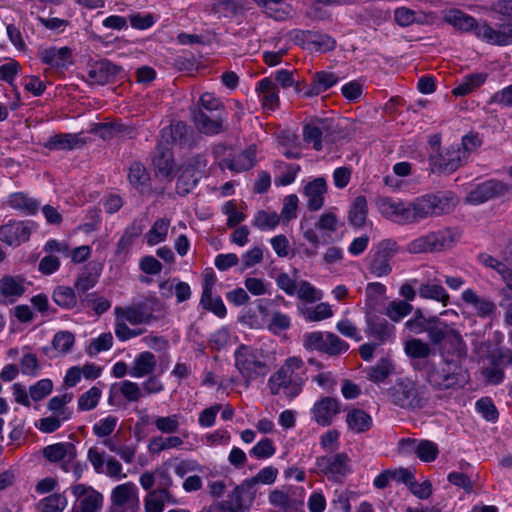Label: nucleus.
Instances as JSON below:
<instances>
[{"instance_id": "nucleus-1", "label": "nucleus", "mask_w": 512, "mask_h": 512, "mask_svg": "<svg viewBox=\"0 0 512 512\" xmlns=\"http://www.w3.org/2000/svg\"><path fill=\"white\" fill-rule=\"evenodd\" d=\"M305 375L303 359L299 356H291L271 374L267 387L273 396L284 395L293 399L302 392L306 380Z\"/></svg>"}, {"instance_id": "nucleus-2", "label": "nucleus", "mask_w": 512, "mask_h": 512, "mask_svg": "<svg viewBox=\"0 0 512 512\" xmlns=\"http://www.w3.org/2000/svg\"><path fill=\"white\" fill-rule=\"evenodd\" d=\"M114 315V332L121 342L136 338L145 331L142 328H130L128 324L132 326L149 324L156 319L153 315V310L148 307L147 302H139L127 306H116L114 308Z\"/></svg>"}, {"instance_id": "nucleus-3", "label": "nucleus", "mask_w": 512, "mask_h": 512, "mask_svg": "<svg viewBox=\"0 0 512 512\" xmlns=\"http://www.w3.org/2000/svg\"><path fill=\"white\" fill-rule=\"evenodd\" d=\"M234 367L239 373L243 384L249 388L252 382L265 377L269 372L264 352L250 345H239L234 353Z\"/></svg>"}, {"instance_id": "nucleus-4", "label": "nucleus", "mask_w": 512, "mask_h": 512, "mask_svg": "<svg viewBox=\"0 0 512 512\" xmlns=\"http://www.w3.org/2000/svg\"><path fill=\"white\" fill-rule=\"evenodd\" d=\"M427 381L437 390L455 389L466 383L467 375L460 361L443 357L441 362L429 368Z\"/></svg>"}, {"instance_id": "nucleus-5", "label": "nucleus", "mask_w": 512, "mask_h": 512, "mask_svg": "<svg viewBox=\"0 0 512 512\" xmlns=\"http://www.w3.org/2000/svg\"><path fill=\"white\" fill-rule=\"evenodd\" d=\"M389 398L393 404L403 409H418L427 403L424 389L409 378L396 381L389 389Z\"/></svg>"}, {"instance_id": "nucleus-6", "label": "nucleus", "mask_w": 512, "mask_h": 512, "mask_svg": "<svg viewBox=\"0 0 512 512\" xmlns=\"http://www.w3.org/2000/svg\"><path fill=\"white\" fill-rule=\"evenodd\" d=\"M303 346L308 350L326 353L330 356L344 353L349 344L331 332L313 331L303 335Z\"/></svg>"}, {"instance_id": "nucleus-7", "label": "nucleus", "mask_w": 512, "mask_h": 512, "mask_svg": "<svg viewBox=\"0 0 512 512\" xmlns=\"http://www.w3.org/2000/svg\"><path fill=\"white\" fill-rule=\"evenodd\" d=\"M452 205L453 203L450 202V198L446 196L425 195L416 198L410 202L412 223H417L431 216L447 213Z\"/></svg>"}, {"instance_id": "nucleus-8", "label": "nucleus", "mask_w": 512, "mask_h": 512, "mask_svg": "<svg viewBox=\"0 0 512 512\" xmlns=\"http://www.w3.org/2000/svg\"><path fill=\"white\" fill-rule=\"evenodd\" d=\"M418 295L422 299L437 301L442 306H447L450 301V295L442 285L439 272L432 267L422 270Z\"/></svg>"}, {"instance_id": "nucleus-9", "label": "nucleus", "mask_w": 512, "mask_h": 512, "mask_svg": "<svg viewBox=\"0 0 512 512\" xmlns=\"http://www.w3.org/2000/svg\"><path fill=\"white\" fill-rule=\"evenodd\" d=\"M351 460L346 453H336L318 457L316 466L328 480L341 482L351 473Z\"/></svg>"}, {"instance_id": "nucleus-10", "label": "nucleus", "mask_w": 512, "mask_h": 512, "mask_svg": "<svg viewBox=\"0 0 512 512\" xmlns=\"http://www.w3.org/2000/svg\"><path fill=\"white\" fill-rule=\"evenodd\" d=\"M398 252L399 247L395 240H382L368 264L369 272L378 278L389 275L392 271L391 260Z\"/></svg>"}, {"instance_id": "nucleus-11", "label": "nucleus", "mask_w": 512, "mask_h": 512, "mask_svg": "<svg viewBox=\"0 0 512 512\" xmlns=\"http://www.w3.org/2000/svg\"><path fill=\"white\" fill-rule=\"evenodd\" d=\"M33 223L24 220H9L0 225V242L9 247H19L29 241Z\"/></svg>"}, {"instance_id": "nucleus-12", "label": "nucleus", "mask_w": 512, "mask_h": 512, "mask_svg": "<svg viewBox=\"0 0 512 512\" xmlns=\"http://www.w3.org/2000/svg\"><path fill=\"white\" fill-rule=\"evenodd\" d=\"M75 497L72 512H100L103 506V495L91 486L76 484L71 487Z\"/></svg>"}, {"instance_id": "nucleus-13", "label": "nucleus", "mask_w": 512, "mask_h": 512, "mask_svg": "<svg viewBox=\"0 0 512 512\" xmlns=\"http://www.w3.org/2000/svg\"><path fill=\"white\" fill-rule=\"evenodd\" d=\"M476 37L490 45H510L512 44V23L504 22L493 27L485 21L479 22L476 28Z\"/></svg>"}, {"instance_id": "nucleus-14", "label": "nucleus", "mask_w": 512, "mask_h": 512, "mask_svg": "<svg viewBox=\"0 0 512 512\" xmlns=\"http://www.w3.org/2000/svg\"><path fill=\"white\" fill-rule=\"evenodd\" d=\"M377 207L382 216L394 223L412 224L410 202L382 197L377 201Z\"/></svg>"}, {"instance_id": "nucleus-15", "label": "nucleus", "mask_w": 512, "mask_h": 512, "mask_svg": "<svg viewBox=\"0 0 512 512\" xmlns=\"http://www.w3.org/2000/svg\"><path fill=\"white\" fill-rule=\"evenodd\" d=\"M429 160L432 171L438 173H452L466 161L465 152L460 151L455 145H451L445 154L430 156Z\"/></svg>"}, {"instance_id": "nucleus-16", "label": "nucleus", "mask_w": 512, "mask_h": 512, "mask_svg": "<svg viewBox=\"0 0 512 512\" xmlns=\"http://www.w3.org/2000/svg\"><path fill=\"white\" fill-rule=\"evenodd\" d=\"M28 282L22 275L5 274L0 278V303L12 304L22 297Z\"/></svg>"}, {"instance_id": "nucleus-17", "label": "nucleus", "mask_w": 512, "mask_h": 512, "mask_svg": "<svg viewBox=\"0 0 512 512\" xmlns=\"http://www.w3.org/2000/svg\"><path fill=\"white\" fill-rule=\"evenodd\" d=\"M340 411V401L329 396L318 399L311 408L313 420L323 427L329 426Z\"/></svg>"}, {"instance_id": "nucleus-18", "label": "nucleus", "mask_w": 512, "mask_h": 512, "mask_svg": "<svg viewBox=\"0 0 512 512\" xmlns=\"http://www.w3.org/2000/svg\"><path fill=\"white\" fill-rule=\"evenodd\" d=\"M38 57L43 64L50 66L53 69H66L73 63L72 50L67 47H44L38 51Z\"/></svg>"}, {"instance_id": "nucleus-19", "label": "nucleus", "mask_w": 512, "mask_h": 512, "mask_svg": "<svg viewBox=\"0 0 512 512\" xmlns=\"http://www.w3.org/2000/svg\"><path fill=\"white\" fill-rule=\"evenodd\" d=\"M44 457L53 463H58L62 470L71 467V461L77 456L76 447L71 442H59L48 445L43 449Z\"/></svg>"}, {"instance_id": "nucleus-20", "label": "nucleus", "mask_w": 512, "mask_h": 512, "mask_svg": "<svg viewBox=\"0 0 512 512\" xmlns=\"http://www.w3.org/2000/svg\"><path fill=\"white\" fill-rule=\"evenodd\" d=\"M507 191L506 185L497 180L485 181L472 189L466 197L470 204H482L489 199L502 195Z\"/></svg>"}, {"instance_id": "nucleus-21", "label": "nucleus", "mask_w": 512, "mask_h": 512, "mask_svg": "<svg viewBox=\"0 0 512 512\" xmlns=\"http://www.w3.org/2000/svg\"><path fill=\"white\" fill-rule=\"evenodd\" d=\"M464 303L473 308L475 314L480 318H491L496 314L497 306L488 297L478 295L473 289H465L461 294Z\"/></svg>"}, {"instance_id": "nucleus-22", "label": "nucleus", "mask_w": 512, "mask_h": 512, "mask_svg": "<svg viewBox=\"0 0 512 512\" xmlns=\"http://www.w3.org/2000/svg\"><path fill=\"white\" fill-rule=\"evenodd\" d=\"M256 92L262 108L267 112L275 111L279 106V91L277 84L270 77L263 78L257 83Z\"/></svg>"}, {"instance_id": "nucleus-23", "label": "nucleus", "mask_w": 512, "mask_h": 512, "mask_svg": "<svg viewBox=\"0 0 512 512\" xmlns=\"http://www.w3.org/2000/svg\"><path fill=\"white\" fill-rule=\"evenodd\" d=\"M143 227L136 221L127 226L121 235L115 250V256L121 261L129 258L134 241L142 234Z\"/></svg>"}, {"instance_id": "nucleus-24", "label": "nucleus", "mask_w": 512, "mask_h": 512, "mask_svg": "<svg viewBox=\"0 0 512 512\" xmlns=\"http://www.w3.org/2000/svg\"><path fill=\"white\" fill-rule=\"evenodd\" d=\"M256 162V147L249 146L245 151L232 159H224L220 162L221 169H229L234 172H243L251 169Z\"/></svg>"}, {"instance_id": "nucleus-25", "label": "nucleus", "mask_w": 512, "mask_h": 512, "mask_svg": "<svg viewBox=\"0 0 512 512\" xmlns=\"http://www.w3.org/2000/svg\"><path fill=\"white\" fill-rule=\"evenodd\" d=\"M152 162L157 174L162 177H170L172 175L174 159L171 148L167 144L160 142L157 145Z\"/></svg>"}, {"instance_id": "nucleus-26", "label": "nucleus", "mask_w": 512, "mask_h": 512, "mask_svg": "<svg viewBox=\"0 0 512 512\" xmlns=\"http://www.w3.org/2000/svg\"><path fill=\"white\" fill-rule=\"evenodd\" d=\"M157 365L156 357L149 351L138 354L129 368V375L133 378H143L153 374Z\"/></svg>"}, {"instance_id": "nucleus-27", "label": "nucleus", "mask_w": 512, "mask_h": 512, "mask_svg": "<svg viewBox=\"0 0 512 512\" xmlns=\"http://www.w3.org/2000/svg\"><path fill=\"white\" fill-rule=\"evenodd\" d=\"M365 333L367 336L374 337L380 343L389 341L394 336L395 328L389 324L385 319L378 317H368Z\"/></svg>"}, {"instance_id": "nucleus-28", "label": "nucleus", "mask_w": 512, "mask_h": 512, "mask_svg": "<svg viewBox=\"0 0 512 512\" xmlns=\"http://www.w3.org/2000/svg\"><path fill=\"white\" fill-rule=\"evenodd\" d=\"M326 189V182L323 178H316L305 186L304 194L307 197V207L310 210L317 211L323 206Z\"/></svg>"}, {"instance_id": "nucleus-29", "label": "nucleus", "mask_w": 512, "mask_h": 512, "mask_svg": "<svg viewBox=\"0 0 512 512\" xmlns=\"http://www.w3.org/2000/svg\"><path fill=\"white\" fill-rule=\"evenodd\" d=\"M110 500L117 506L128 507L138 501V489L133 482H126L114 487L111 491Z\"/></svg>"}, {"instance_id": "nucleus-30", "label": "nucleus", "mask_w": 512, "mask_h": 512, "mask_svg": "<svg viewBox=\"0 0 512 512\" xmlns=\"http://www.w3.org/2000/svg\"><path fill=\"white\" fill-rule=\"evenodd\" d=\"M338 82V77L332 72L321 71L313 75L311 84L304 91L305 97H312L319 95Z\"/></svg>"}, {"instance_id": "nucleus-31", "label": "nucleus", "mask_w": 512, "mask_h": 512, "mask_svg": "<svg viewBox=\"0 0 512 512\" xmlns=\"http://www.w3.org/2000/svg\"><path fill=\"white\" fill-rule=\"evenodd\" d=\"M84 145V141L78 134L60 133L47 140L45 147L49 150H73Z\"/></svg>"}, {"instance_id": "nucleus-32", "label": "nucleus", "mask_w": 512, "mask_h": 512, "mask_svg": "<svg viewBox=\"0 0 512 512\" xmlns=\"http://www.w3.org/2000/svg\"><path fill=\"white\" fill-rule=\"evenodd\" d=\"M193 121L197 130L201 133L215 135L223 131L224 119L221 116L211 118L203 111H195Z\"/></svg>"}, {"instance_id": "nucleus-33", "label": "nucleus", "mask_w": 512, "mask_h": 512, "mask_svg": "<svg viewBox=\"0 0 512 512\" xmlns=\"http://www.w3.org/2000/svg\"><path fill=\"white\" fill-rule=\"evenodd\" d=\"M7 204L12 209L28 215L35 214L40 206V203L36 199L24 192L11 193L7 198Z\"/></svg>"}, {"instance_id": "nucleus-34", "label": "nucleus", "mask_w": 512, "mask_h": 512, "mask_svg": "<svg viewBox=\"0 0 512 512\" xmlns=\"http://www.w3.org/2000/svg\"><path fill=\"white\" fill-rule=\"evenodd\" d=\"M327 125L323 120L313 121L303 128V139L306 144L312 145V147L320 151L323 149V133L326 130Z\"/></svg>"}, {"instance_id": "nucleus-35", "label": "nucleus", "mask_w": 512, "mask_h": 512, "mask_svg": "<svg viewBox=\"0 0 512 512\" xmlns=\"http://www.w3.org/2000/svg\"><path fill=\"white\" fill-rule=\"evenodd\" d=\"M479 262L490 269H493L498 273L503 282L506 284V288L512 292V269L509 268L505 263L499 261L493 256L487 253H481L478 256Z\"/></svg>"}, {"instance_id": "nucleus-36", "label": "nucleus", "mask_w": 512, "mask_h": 512, "mask_svg": "<svg viewBox=\"0 0 512 512\" xmlns=\"http://www.w3.org/2000/svg\"><path fill=\"white\" fill-rule=\"evenodd\" d=\"M278 469L273 466L262 468L255 476L245 479L243 483L236 488L237 492L252 490L257 484H273L276 481Z\"/></svg>"}, {"instance_id": "nucleus-37", "label": "nucleus", "mask_w": 512, "mask_h": 512, "mask_svg": "<svg viewBox=\"0 0 512 512\" xmlns=\"http://www.w3.org/2000/svg\"><path fill=\"white\" fill-rule=\"evenodd\" d=\"M394 370L393 361L389 357H383L374 366L366 369V377L374 383H381L392 375Z\"/></svg>"}, {"instance_id": "nucleus-38", "label": "nucleus", "mask_w": 512, "mask_h": 512, "mask_svg": "<svg viewBox=\"0 0 512 512\" xmlns=\"http://www.w3.org/2000/svg\"><path fill=\"white\" fill-rule=\"evenodd\" d=\"M165 503H175L170 492H164V490L150 491L144 499L145 512H163Z\"/></svg>"}, {"instance_id": "nucleus-39", "label": "nucleus", "mask_w": 512, "mask_h": 512, "mask_svg": "<svg viewBox=\"0 0 512 512\" xmlns=\"http://www.w3.org/2000/svg\"><path fill=\"white\" fill-rule=\"evenodd\" d=\"M466 356V348L459 332L452 329L444 343L443 357L454 358L461 362Z\"/></svg>"}, {"instance_id": "nucleus-40", "label": "nucleus", "mask_w": 512, "mask_h": 512, "mask_svg": "<svg viewBox=\"0 0 512 512\" xmlns=\"http://www.w3.org/2000/svg\"><path fill=\"white\" fill-rule=\"evenodd\" d=\"M346 423L352 432L362 433L370 429L372 418L364 410L352 409L347 413Z\"/></svg>"}, {"instance_id": "nucleus-41", "label": "nucleus", "mask_w": 512, "mask_h": 512, "mask_svg": "<svg viewBox=\"0 0 512 512\" xmlns=\"http://www.w3.org/2000/svg\"><path fill=\"white\" fill-rule=\"evenodd\" d=\"M116 73V66L107 61L96 63L88 70L87 78L90 83L106 84L112 75Z\"/></svg>"}, {"instance_id": "nucleus-42", "label": "nucleus", "mask_w": 512, "mask_h": 512, "mask_svg": "<svg viewBox=\"0 0 512 512\" xmlns=\"http://www.w3.org/2000/svg\"><path fill=\"white\" fill-rule=\"evenodd\" d=\"M338 227L339 220L337 216L333 212H326L318 218L313 229L322 233L323 243H328L332 240L331 235L337 231Z\"/></svg>"}, {"instance_id": "nucleus-43", "label": "nucleus", "mask_w": 512, "mask_h": 512, "mask_svg": "<svg viewBox=\"0 0 512 512\" xmlns=\"http://www.w3.org/2000/svg\"><path fill=\"white\" fill-rule=\"evenodd\" d=\"M446 21L454 27L463 31H473L476 36V28L479 25L472 16L465 14L460 10H450L445 15Z\"/></svg>"}, {"instance_id": "nucleus-44", "label": "nucleus", "mask_w": 512, "mask_h": 512, "mask_svg": "<svg viewBox=\"0 0 512 512\" xmlns=\"http://www.w3.org/2000/svg\"><path fill=\"white\" fill-rule=\"evenodd\" d=\"M394 19L399 26L407 27L414 23H426L427 15L422 11L412 10L407 7H399L394 11Z\"/></svg>"}, {"instance_id": "nucleus-45", "label": "nucleus", "mask_w": 512, "mask_h": 512, "mask_svg": "<svg viewBox=\"0 0 512 512\" xmlns=\"http://www.w3.org/2000/svg\"><path fill=\"white\" fill-rule=\"evenodd\" d=\"M75 343V336L69 331H59L52 339L51 357L63 356L69 353Z\"/></svg>"}, {"instance_id": "nucleus-46", "label": "nucleus", "mask_w": 512, "mask_h": 512, "mask_svg": "<svg viewBox=\"0 0 512 512\" xmlns=\"http://www.w3.org/2000/svg\"><path fill=\"white\" fill-rule=\"evenodd\" d=\"M487 75L476 73L465 76L462 81L452 90L455 96H465L479 88L486 81Z\"/></svg>"}, {"instance_id": "nucleus-47", "label": "nucleus", "mask_w": 512, "mask_h": 512, "mask_svg": "<svg viewBox=\"0 0 512 512\" xmlns=\"http://www.w3.org/2000/svg\"><path fill=\"white\" fill-rule=\"evenodd\" d=\"M170 220L166 218L157 219L150 230L146 233V241L150 246L163 242L168 234Z\"/></svg>"}, {"instance_id": "nucleus-48", "label": "nucleus", "mask_w": 512, "mask_h": 512, "mask_svg": "<svg viewBox=\"0 0 512 512\" xmlns=\"http://www.w3.org/2000/svg\"><path fill=\"white\" fill-rule=\"evenodd\" d=\"M405 354L412 359H425L432 354V349L427 342L413 338L404 344Z\"/></svg>"}, {"instance_id": "nucleus-49", "label": "nucleus", "mask_w": 512, "mask_h": 512, "mask_svg": "<svg viewBox=\"0 0 512 512\" xmlns=\"http://www.w3.org/2000/svg\"><path fill=\"white\" fill-rule=\"evenodd\" d=\"M67 503V498L63 493H54L41 499L37 509L39 512H63Z\"/></svg>"}, {"instance_id": "nucleus-50", "label": "nucleus", "mask_w": 512, "mask_h": 512, "mask_svg": "<svg viewBox=\"0 0 512 512\" xmlns=\"http://www.w3.org/2000/svg\"><path fill=\"white\" fill-rule=\"evenodd\" d=\"M367 212L366 198L364 196L356 197L349 210V222L356 227H362L365 223Z\"/></svg>"}, {"instance_id": "nucleus-51", "label": "nucleus", "mask_w": 512, "mask_h": 512, "mask_svg": "<svg viewBox=\"0 0 512 512\" xmlns=\"http://www.w3.org/2000/svg\"><path fill=\"white\" fill-rule=\"evenodd\" d=\"M279 223L280 216L275 211L259 210L253 219V225L261 231L274 230Z\"/></svg>"}, {"instance_id": "nucleus-52", "label": "nucleus", "mask_w": 512, "mask_h": 512, "mask_svg": "<svg viewBox=\"0 0 512 512\" xmlns=\"http://www.w3.org/2000/svg\"><path fill=\"white\" fill-rule=\"evenodd\" d=\"M182 416L171 414L168 416H157L154 419L156 429L162 434H175L181 426Z\"/></svg>"}, {"instance_id": "nucleus-53", "label": "nucleus", "mask_w": 512, "mask_h": 512, "mask_svg": "<svg viewBox=\"0 0 512 512\" xmlns=\"http://www.w3.org/2000/svg\"><path fill=\"white\" fill-rule=\"evenodd\" d=\"M53 301L65 309L74 308L77 304V298L74 290L67 286H58L52 294Z\"/></svg>"}, {"instance_id": "nucleus-54", "label": "nucleus", "mask_w": 512, "mask_h": 512, "mask_svg": "<svg viewBox=\"0 0 512 512\" xmlns=\"http://www.w3.org/2000/svg\"><path fill=\"white\" fill-rule=\"evenodd\" d=\"M429 235L432 243L433 252L451 247L456 240V234L450 229H443L436 232H430Z\"/></svg>"}, {"instance_id": "nucleus-55", "label": "nucleus", "mask_w": 512, "mask_h": 512, "mask_svg": "<svg viewBox=\"0 0 512 512\" xmlns=\"http://www.w3.org/2000/svg\"><path fill=\"white\" fill-rule=\"evenodd\" d=\"M295 295L298 297V299L307 303H314L316 301H320L323 298L322 290L316 288L306 280H301L298 282Z\"/></svg>"}, {"instance_id": "nucleus-56", "label": "nucleus", "mask_w": 512, "mask_h": 512, "mask_svg": "<svg viewBox=\"0 0 512 512\" xmlns=\"http://www.w3.org/2000/svg\"><path fill=\"white\" fill-rule=\"evenodd\" d=\"M452 329L453 328L449 327L446 323L441 322L439 318L436 317V321L431 322L428 327V338L434 345L441 344L442 342L445 343Z\"/></svg>"}, {"instance_id": "nucleus-57", "label": "nucleus", "mask_w": 512, "mask_h": 512, "mask_svg": "<svg viewBox=\"0 0 512 512\" xmlns=\"http://www.w3.org/2000/svg\"><path fill=\"white\" fill-rule=\"evenodd\" d=\"M300 228L302 230L303 237L314 246L313 249L308 247L303 248L301 251L302 257L307 259L314 258L317 255V248L321 243H323L321 237L313 227H308L304 223H301Z\"/></svg>"}, {"instance_id": "nucleus-58", "label": "nucleus", "mask_w": 512, "mask_h": 512, "mask_svg": "<svg viewBox=\"0 0 512 512\" xmlns=\"http://www.w3.org/2000/svg\"><path fill=\"white\" fill-rule=\"evenodd\" d=\"M72 394H62L52 397L48 402V409L52 414L62 416V418L70 419L71 411L66 407L72 400Z\"/></svg>"}, {"instance_id": "nucleus-59", "label": "nucleus", "mask_w": 512, "mask_h": 512, "mask_svg": "<svg viewBox=\"0 0 512 512\" xmlns=\"http://www.w3.org/2000/svg\"><path fill=\"white\" fill-rule=\"evenodd\" d=\"M244 286L253 296L270 295L272 290V284L269 281L258 277H246Z\"/></svg>"}, {"instance_id": "nucleus-60", "label": "nucleus", "mask_w": 512, "mask_h": 512, "mask_svg": "<svg viewBox=\"0 0 512 512\" xmlns=\"http://www.w3.org/2000/svg\"><path fill=\"white\" fill-rule=\"evenodd\" d=\"M413 306L406 301H391L386 309L385 315L394 322H399L412 312Z\"/></svg>"}, {"instance_id": "nucleus-61", "label": "nucleus", "mask_w": 512, "mask_h": 512, "mask_svg": "<svg viewBox=\"0 0 512 512\" xmlns=\"http://www.w3.org/2000/svg\"><path fill=\"white\" fill-rule=\"evenodd\" d=\"M149 179L150 176L143 164L135 162L130 166L128 180L136 189H142Z\"/></svg>"}, {"instance_id": "nucleus-62", "label": "nucleus", "mask_w": 512, "mask_h": 512, "mask_svg": "<svg viewBox=\"0 0 512 512\" xmlns=\"http://www.w3.org/2000/svg\"><path fill=\"white\" fill-rule=\"evenodd\" d=\"M116 388L129 402H137L144 396L141 387L136 382H132L130 380H124L117 386H113L112 389Z\"/></svg>"}, {"instance_id": "nucleus-63", "label": "nucleus", "mask_w": 512, "mask_h": 512, "mask_svg": "<svg viewBox=\"0 0 512 512\" xmlns=\"http://www.w3.org/2000/svg\"><path fill=\"white\" fill-rule=\"evenodd\" d=\"M113 346V336L110 332L102 333L90 341L86 352L90 356H96L100 352L107 351Z\"/></svg>"}, {"instance_id": "nucleus-64", "label": "nucleus", "mask_w": 512, "mask_h": 512, "mask_svg": "<svg viewBox=\"0 0 512 512\" xmlns=\"http://www.w3.org/2000/svg\"><path fill=\"white\" fill-rule=\"evenodd\" d=\"M276 452L274 442L269 438H262L250 450L249 455L255 459H268Z\"/></svg>"}]
</instances>
